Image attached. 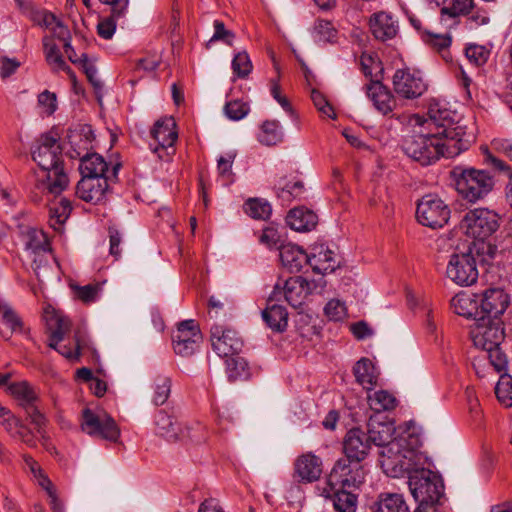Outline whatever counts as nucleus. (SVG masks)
Here are the masks:
<instances>
[{"instance_id": "obj_31", "label": "nucleus", "mask_w": 512, "mask_h": 512, "mask_svg": "<svg viewBox=\"0 0 512 512\" xmlns=\"http://www.w3.org/2000/svg\"><path fill=\"white\" fill-rule=\"evenodd\" d=\"M353 373L356 382L367 391L372 390L377 385L379 373L370 359L361 358L357 361L353 367Z\"/></svg>"}, {"instance_id": "obj_27", "label": "nucleus", "mask_w": 512, "mask_h": 512, "mask_svg": "<svg viewBox=\"0 0 512 512\" xmlns=\"http://www.w3.org/2000/svg\"><path fill=\"white\" fill-rule=\"evenodd\" d=\"M43 48H44V54L45 59L50 66L51 70L53 72H59L64 71L69 76L70 80L73 82V84H76V75L72 71L69 65L65 62L60 49L58 46L54 43L52 37L50 36H44L43 37Z\"/></svg>"}, {"instance_id": "obj_49", "label": "nucleus", "mask_w": 512, "mask_h": 512, "mask_svg": "<svg viewBox=\"0 0 512 512\" xmlns=\"http://www.w3.org/2000/svg\"><path fill=\"white\" fill-rule=\"evenodd\" d=\"M233 72L241 78L249 75L252 70V63L245 51L237 53L232 60Z\"/></svg>"}, {"instance_id": "obj_48", "label": "nucleus", "mask_w": 512, "mask_h": 512, "mask_svg": "<svg viewBox=\"0 0 512 512\" xmlns=\"http://www.w3.org/2000/svg\"><path fill=\"white\" fill-rule=\"evenodd\" d=\"M315 38L319 42H332L336 37V30L332 23L326 20H318L314 26Z\"/></svg>"}, {"instance_id": "obj_25", "label": "nucleus", "mask_w": 512, "mask_h": 512, "mask_svg": "<svg viewBox=\"0 0 512 512\" xmlns=\"http://www.w3.org/2000/svg\"><path fill=\"white\" fill-rule=\"evenodd\" d=\"M279 256L282 265L291 273H297L309 264V256L305 251L295 244H281L279 247Z\"/></svg>"}, {"instance_id": "obj_37", "label": "nucleus", "mask_w": 512, "mask_h": 512, "mask_svg": "<svg viewBox=\"0 0 512 512\" xmlns=\"http://www.w3.org/2000/svg\"><path fill=\"white\" fill-rule=\"evenodd\" d=\"M368 403L375 412L390 411L397 405L394 395L386 390H379L368 395Z\"/></svg>"}, {"instance_id": "obj_43", "label": "nucleus", "mask_w": 512, "mask_h": 512, "mask_svg": "<svg viewBox=\"0 0 512 512\" xmlns=\"http://www.w3.org/2000/svg\"><path fill=\"white\" fill-rule=\"evenodd\" d=\"M171 379L164 375H159L154 380L153 402L155 405H163L169 398L171 392Z\"/></svg>"}, {"instance_id": "obj_24", "label": "nucleus", "mask_w": 512, "mask_h": 512, "mask_svg": "<svg viewBox=\"0 0 512 512\" xmlns=\"http://www.w3.org/2000/svg\"><path fill=\"white\" fill-rule=\"evenodd\" d=\"M309 265L313 271L319 274H329L340 267L338 255L328 247L320 245L314 248V252L309 256Z\"/></svg>"}, {"instance_id": "obj_51", "label": "nucleus", "mask_w": 512, "mask_h": 512, "mask_svg": "<svg viewBox=\"0 0 512 512\" xmlns=\"http://www.w3.org/2000/svg\"><path fill=\"white\" fill-rule=\"evenodd\" d=\"M473 8V0H452L450 7L441 9L442 15H448L451 18L459 15H467Z\"/></svg>"}, {"instance_id": "obj_26", "label": "nucleus", "mask_w": 512, "mask_h": 512, "mask_svg": "<svg viewBox=\"0 0 512 512\" xmlns=\"http://www.w3.org/2000/svg\"><path fill=\"white\" fill-rule=\"evenodd\" d=\"M278 299L273 294L267 300V306L262 311V318L266 325L275 332H283L288 326V312L282 305L274 303Z\"/></svg>"}, {"instance_id": "obj_9", "label": "nucleus", "mask_w": 512, "mask_h": 512, "mask_svg": "<svg viewBox=\"0 0 512 512\" xmlns=\"http://www.w3.org/2000/svg\"><path fill=\"white\" fill-rule=\"evenodd\" d=\"M471 339L476 348L491 350L500 346L505 337L501 319L479 318L471 329Z\"/></svg>"}, {"instance_id": "obj_8", "label": "nucleus", "mask_w": 512, "mask_h": 512, "mask_svg": "<svg viewBox=\"0 0 512 512\" xmlns=\"http://www.w3.org/2000/svg\"><path fill=\"white\" fill-rule=\"evenodd\" d=\"M416 217L424 226L442 228L450 218V209L438 195L427 194L417 203Z\"/></svg>"}, {"instance_id": "obj_1", "label": "nucleus", "mask_w": 512, "mask_h": 512, "mask_svg": "<svg viewBox=\"0 0 512 512\" xmlns=\"http://www.w3.org/2000/svg\"><path fill=\"white\" fill-rule=\"evenodd\" d=\"M429 126L435 131L407 136L403 141L404 153L422 166L431 165L440 157L452 158L466 151L475 142V134L468 130L457 114L445 103L432 99L428 106Z\"/></svg>"}, {"instance_id": "obj_47", "label": "nucleus", "mask_w": 512, "mask_h": 512, "mask_svg": "<svg viewBox=\"0 0 512 512\" xmlns=\"http://www.w3.org/2000/svg\"><path fill=\"white\" fill-rule=\"evenodd\" d=\"M483 359H489L490 364L494 367L495 371L502 372L507 367V357L505 353L500 349V346L491 348V350H482Z\"/></svg>"}, {"instance_id": "obj_19", "label": "nucleus", "mask_w": 512, "mask_h": 512, "mask_svg": "<svg viewBox=\"0 0 512 512\" xmlns=\"http://www.w3.org/2000/svg\"><path fill=\"white\" fill-rule=\"evenodd\" d=\"M107 177H82L76 187V195L86 201L94 204L103 200L108 189Z\"/></svg>"}, {"instance_id": "obj_4", "label": "nucleus", "mask_w": 512, "mask_h": 512, "mask_svg": "<svg viewBox=\"0 0 512 512\" xmlns=\"http://www.w3.org/2000/svg\"><path fill=\"white\" fill-rule=\"evenodd\" d=\"M451 175L459 195L470 203L485 199L495 186L494 176L487 170L456 166Z\"/></svg>"}, {"instance_id": "obj_55", "label": "nucleus", "mask_w": 512, "mask_h": 512, "mask_svg": "<svg viewBox=\"0 0 512 512\" xmlns=\"http://www.w3.org/2000/svg\"><path fill=\"white\" fill-rule=\"evenodd\" d=\"M324 313L330 320L340 321L346 316L345 304L337 299H332L324 307Z\"/></svg>"}, {"instance_id": "obj_39", "label": "nucleus", "mask_w": 512, "mask_h": 512, "mask_svg": "<svg viewBox=\"0 0 512 512\" xmlns=\"http://www.w3.org/2000/svg\"><path fill=\"white\" fill-rule=\"evenodd\" d=\"M484 163L490 166L495 171L505 172L509 175V182L507 184V199L512 206V173L510 166L503 160L494 156L488 149H485L484 152Z\"/></svg>"}, {"instance_id": "obj_7", "label": "nucleus", "mask_w": 512, "mask_h": 512, "mask_svg": "<svg viewBox=\"0 0 512 512\" xmlns=\"http://www.w3.org/2000/svg\"><path fill=\"white\" fill-rule=\"evenodd\" d=\"M366 471L361 461L340 458L332 468L327 486L331 490L339 488H358L365 480Z\"/></svg>"}, {"instance_id": "obj_62", "label": "nucleus", "mask_w": 512, "mask_h": 512, "mask_svg": "<svg viewBox=\"0 0 512 512\" xmlns=\"http://www.w3.org/2000/svg\"><path fill=\"white\" fill-rule=\"evenodd\" d=\"M2 318L4 324L8 326L12 332H21L23 330L22 320L13 310L6 308Z\"/></svg>"}, {"instance_id": "obj_33", "label": "nucleus", "mask_w": 512, "mask_h": 512, "mask_svg": "<svg viewBox=\"0 0 512 512\" xmlns=\"http://www.w3.org/2000/svg\"><path fill=\"white\" fill-rule=\"evenodd\" d=\"M370 508L372 512H410L403 496L398 493L381 494Z\"/></svg>"}, {"instance_id": "obj_18", "label": "nucleus", "mask_w": 512, "mask_h": 512, "mask_svg": "<svg viewBox=\"0 0 512 512\" xmlns=\"http://www.w3.org/2000/svg\"><path fill=\"white\" fill-rule=\"evenodd\" d=\"M371 444L366 432L360 428L349 430L343 441L344 458L363 461L369 454Z\"/></svg>"}, {"instance_id": "obj_36", "label": "nucleus", "mask_w": 512, "mask_h": 512, "mask_svg": "<svg viewBox=\"0 0 512 512\" xmlns=\"http://www.w3.org/2000/svg\"><path fill=\"white\" fill-rule=\"evenodd\" d=\"M226 373L229 381L247 380L250 377V369L247 361L238 355L226 358Z\"/></svg>"}, {"instance_id": "obj_53", "label": "nucleus", "mask_w": 512, "mask_h": 512, "mask_svg": "<svg viewBox=\"0 0 512 512\" xmlns=\"http://www.w3.org/2000/svg\"><path fill=\"white\" fill-rule=\"evenodd\" d=\"M47 239L42 231L30 229L27 232L26 248L33 252L45 251L47 249Z\"/></svg>"}, {"instance_id": "obj_41", "label": "nucleus", "mask_w": 512, "mask_h": 512, "mask_svg": "<svg viewBox=\"0 0 512 512\" xmlns=\"http://www.w3.org/2000/svg\"><path fill=\"white\" fill-rule=\"evenodd\" d=\"M70 287L74 292V296L85 304L95 302L101 291V285L99 283L87 284L84 286L71 284Z\"/></svg>"}, {"instance_id": "obj_38", "label": "nucleus", "mask_w": 512, "mask_h": 512, "mask_svg": "<svg viewBox=\"0 0 512 512\" xmlns=\"http://www.w3.org/2000/svg\"><path fill=\"white\" fill-rule=\"evenodd\" d=\"M245 212L254 219L266 220L272 213L270 203L262 198H250L244 204Z\"/></svg>"}, {"instance_id": "obj_58", "label": "nucleus", "mask_w": 512, "mask_h": 512, "mask_svg": "<svg viewBox=\"0 0 512 512\" xmlns=\"http://www.w3.org/2000/svg\"><path fill=\"white\" fill-rule=\"evenodd\" d=\"M224 110L228 118L232 120H240L248 114L249 107L246 103L235 100L228 102L225 105Z\"/></svg>"}, {"instance_id": "obj_5", "label": "nucleus", "mask_w": 512, "mask_h": 512, "mask_svg": "<svg viewBox=\"0 0 512 512\" xmlns=\"http://www.w3.org/2000/svg\"><path fill=\"white\" fill-rule=\"evenodd\" d=\"M414 473L409 476V489L415 501L418 503L416 512H429L437 504L444 494V485L442 480L430 470H413Z\"/></svg>"}, {"instance_id": "obj_29", "label": "nucleus", "mask_w": 512, "mask_h": 512, "mask_svg": "<svg viewBox=\"0 0 512 512\" xmlns=\"http://www.w3.org/2000/svg\"><path fill=\"white\" fill-rule=\"evenodd\" d=\"M156 432L169 442H176L183 439V431L177 420L167 414L166 411L160 410L155 415Z\"/></svg>"}, {"instance_id": "obj_32", "label": "nucleus", "mask_w": 512, "mask_h": 512, "mask_svg": "<svg viewBox=\"0 0 512 512\" xmlns=\"http://www.w3.org/2000/svg\"><path fill=\"white\" fill-rule=\"evenodd\" d=\"M345 489L337 487L331 490V487L327 486L323 489L322 495L326 498H333V505L337 512H355L357 497Z\"/></svg>"}, {"instance_id": "obj_11", "label": "nucleus", "mask_w": 512, "mask_h": 512, "mask_svg": "<svg viewBox=\"0 0 512 512\" xmlns=\"http://www.w3.org/2000/svg\"><path fill=\"white\" fill-rule=\"evenodd\" d=\"M82 430L91 436H98L109 441H117L120 430L112 417L105 412L95 413L90 408L82 411Z\"/></svg>"}, {"instance_id": "obj_3", "label": "nucleus", "mask_w": 512, "mask_h": 512, "mask_svg": "<svg viewBox=\"0 0 512 512\" xmlns=\"http://www.w3.org/2000/svg\"><path fill=\"white\" fill-rule=\"evenodd\" d=\"M415 443L418 441L414 439ZM383 471L390 477H401L417 468L419 453L405 437L389 441L379 452Z\"/></svg>"}, {"instance_id": "obj_30", "label": "nucleus", "mask_w": 512, "mask_h": 512, "mask_svg": "<svg viewBox=\"0 0 512 512\" xmlns=\"http://www.w3.org/2000/svg\"><path fill=\"white\" fill-rule=\"evenodd\" d=\"M451 307L454 312L460 316L467 318L473 317L475 320H478L480 317L479 297L476 294L466 292L456 294L451 299Z\"/></svg>"}, {"instance_id": "obj_6", "label": "nucleus", "mask_w": 512, "mask_h": 512, "mask_svg": "<svg viewBox=\"0 0 512 512\" xmlns=\"http://www.w3.org/2000/svg\"><path fill=\"white\" fill-rule=\"evenodd\" d=\"M500 215L489 208L471 209L464 215L461 227L468 237L484 241L499 229Z\"/></svg>"}, {"instance_id": "obj_63", "label": "nucleus", "mask_w": 512, "mask_h": 512, "mask_svg": "<svg viewBox=\"0 0 512 512\" xmlns=\"http://www.w3.org/2000/svg\"><path fill=\"white\" fill-rule=\"evenodd\" d=\"M15 430V434L21 439L24 443L29 446H35V439L32 431L25 426L19 419L18 424L13 426V431Z\"/></svg>"}, {"instance_id": "obj_17", "label": "nucleus", "mask_w": 512, "mask_h": 512, "mask_svg": "<svg viewBox=\"0 0 512 512\" xmlns=\"http://www.w3.org/2000/svg\"><path fill=\"white\" fill-rule=\"evenodd\" d=\"M176 123L172 117L159 119L155 122L151 136L158 143L154 148V152L158 154L159 158H164L163 152L169 155L168 149L173 148L178 138L176 131Z\"/></svg>"}, {"instance_id": "obj_13", "label": "nucleus", "mask_w": 512, "mask_h": 512, "mask_svg": "<svg viewBox=\"0 0 512 512\" xmlns=\"http://www.w3.org/2000/svg\"><path fill=\"white\" fill-rule=\"evenodd\" d=\"M176 354L188 357L195 353L202 341L200 329L194 320H185L178 324L172 336Z\"/></svg>"}, {"instance_id": "obj_23", "label": "nucleus", "mask_w": 512, "mask_h": 512, "mask_svg": "<svg viewBox=\"0 0 512 512\" xmlns=\"http://www.w3.org/2000/svg\"><path fill=\"white\" fill-rule=\"evenodd\" d=\"M294 474L305 483L318 480L322 474L321 459L312 452L298 456L294 462Z\"/></svg>"}, {"instance_id": "obj_60", "label": "nucleus", "mask_w": 512, "mask_h": 512, "mask_svg": "<svg viewBox=\"0 0 512 512\" xmlns=\"http://www.w3.org/2000/svg\"><path fill=\"white\" fill-rule=\"evenodd\" d=\"M119 17H114L112 14L110 17L101 20L97 25V32L100 37L103 39H111L116 30V19Z\"/></svg>"}, {"instance_id": "obj_12", "label": "nucleus", "mask_w": 512, "mask_h": 512, "mask_svg": "<svg viewBox=\"0 0 512 512\" xmlns=\"http://www.w3.org/2000/svg\"><path fill=\"white\" fill-rule=\"evenodd\" d=\"M392 84L395 93L405 99L419 98L428 87L421 73L409 68L397 69Z\"/></svg>"}, {"instance_id": "obj_44", "label": "nucleus", "mask_w": 512, "mask_h": 512, "mask_svg": "<svg viewBox=\"0 0 512 512\" xmlns=\"http://www.w3.org/2000/svg\"><path fill=\"white\" fill-rule=\"evenodd\" d=\"M72 207L69 200L61 199V201L50 208V223L54 229L56 226L60 227L68 219L71 213Z\"/></svg>"}, {"instance_id": "obj_2", "label": "nucleus", "mask_w": 512, "mask_h": 512, "mask_svg": "<svg viewBox=\"0 0 512 512\" xmlns=\"http://www.w3.org/2000/svg\"><path fill=\"white\" fill-rule=\"evenodd\" d=\"M32 158L46 172L45 188L53 195H59L69 183L63 168L62 147L58 138L51 133L40 135L31 147Z\"/></svg>"}, {"instance_id": "obj_15", "label": "nucleus", "mask_w": 512, "mask_h": 512, "mask_svg": "<svg viewBox=\"0 0 512 512\" xmlns=\"http://www.w3.org/2000/svg\"><path fill=\"white\" fill-rule=\"evenodd\" d=\"M316 288L314 281L309 282L302 276L289 277L283 288L276 284L272 292L274 297L284 295L285 300L294 308L300 307L306 297Z\"/></svg>"}, {"instance_id": "obj_45", "label": "nucleus", "mask_w": 512, "mask_h": 512, "mask_svg": "<svg viewBox=\"0 0 512 512\" xmlns=\"http://www.w3.org/2000/svg\"><path fill=\"white\" fill-rule=\"evenodd\" d=\"M235 157V153H227L225 156H220L217 160L218 175L222 179L224 185H230L234 182L232 165Z\"/></svg>"}, {"instance_id": "obj_59", "label": "nucleus", "mask_w": 512, "mask_h": 512, "mask_svg": "<svg viewBox=\"0 0 512 512\" xmlns=\"http://www.w3.org/2000/svg\"><path fill=\"white\" fill-rule=\"evenodd\" d=\"M311 99H312L314 105L317 107V109L321 113H323L324 115H326L332 119H334L336 117L332 106L328 103L325 96L320 91L315 90V89L312 90Z\"/></svg>"}, {"instance_id": "obj_57", "label": "nucleus", "mask_w": 512, "mask_h": 512, "mask_svg": "<svg viewBox=\"0 0 512 512\" xmlns=\"http://www.w3.org/2000/svg\"><path fill=\"white\" fill-rule=\"evenodd\" d=\"M27 417L30 419V422L35 426L37 432L39 434H43L46 424L48 422L46 416L38 409V407L33 404L25 409Z\"/></svg>"}, {"instance_id": "obj_56", "label": "nucleus", "mask_w": 512, "mask_h": 512, "mask_svg": "<svg viewBox=\"0 0 512 512\" xmlns=\"http://www.w3.org/2000/svg\"><path fill=\"white\" fill-rule=\"evenodd\" d=\"M183 433V439H180L179 441H190L194 444H200L205 442L206 440V432L205 428L201 426L200 424H197L192 427H185L182 428Z\"/></svg>"}, {"instance_id": "obj_14", "label": "nucleus", "mask_w": 512, "mask_h": 512, "mask_svg": "<svg viewBox=\"0 0 512 512\" xmlns=\"http://www.w3.org/2000/svg\"><path fill=\"white\" fill-rule=\"evenodd\" d=\"M211 343L213 350L223 358L238 355L244 346L236 330L220 325L211 327Z\"/></svg>"}, {"instance_id": "obj_61", "label": "nucleus", "mask_w": 512, "mask_h": 512, "mask_svg": "<svg viewBox=\"0 0 512 512\" xmlns=\"http://www.w3.org/2000/svg\"><path fill=\"white\" fill-rule=\"evenodd\" d=\"M260 242L269 248L275 247L280 242V234L277 228L273 226H267L262 230V234L259 238Z\"/></svg>"}, {"instance_id": "obj_46", "label": "nucleus", "mask_w": 512, "mask_h": 512, "mask_svg": "<svg viewBox=\"0 0 512 512\" xmlns=\"http://www.w3.org/2000/svg\"><path fill=\"white\" fill-rule=\"evenodd\" d=\"M305 191L304 183L302 181H296L293 183H287L283 186L280 184L276 186L277 196L285 202H290L293 199L300 198Z\"/></svg>"}, {"instance_id": "obj_21", "label": "nucleus", "mask_w": 512, "mask_h": 512, "mask_svg": "<svg viewBox=\"0 0 512 512\" xmlns=\"http://www.w3.org/2000/svg\"><path fill=\"white\" fill-rule=\"evenodd\" d=\"M369 28L375 39L385 42L397 35L399 25L393 15L382 11L370 17Z\"/></svg>"}, {"instance_id": "obj_34", "label": "nucleus", "mask_w": 512, "mask_h": 512, "mask_svg": "<svg viewBox=\"0 0 512 512\" xmlns=\"http://www.w3.org/2000/svg\"><path fill=\"white\" fill-rule=\"evenodd\" d=\"M7 390L24 409L35 404L38 399L34 388L27 381L11 383Z\"/></svg>"}, {"instance_id": "obj_22", "label": "nucleus", "mask_w": 512, "mask_h": 512, "mask_svg": "<svg viewBox=\"0 0 512 512\" xmlns=\"http://www.w3.org/2000/svg\"><path fill=\"white\" fill-rule=\"evenodd\" d=\"M120 164H115L108 174V164L104 158L97 154H87L81 158L79 170L82 177H107V179L116 178Z\"/></svg>"}, {"instance_id": "obj_10", "label": "nucleus", "mask_w": 512, "mask_h": 512, "mask_svg": "<svg viewBox=\"0 0 512 512\" xmlns=\"http://www.w3.org/2000/svg\"><path fill=\"white\" fill-rule=\"evenodd\" d=\"M447 277L461 286H470L478 279L476 259L471 251L450 256L446 269Z\"/></svg>"}, {"instance_id": "obj_42", "label": "nucleus", "mask_w": 512, "mask_h": 512, "mask_svg": "<svg viewBox=\"0 0 512 512\" xmlns=\"http://www.w3.org/2000/svg\"><path fill=\"white\" fill-rule=\"evenodd\" d=\"M368 426L369 429L366 434L371 446L376 445L382 449L390 441L391 427L381 423L377 424V427L372 424Z\"/></svg>"}, {"instance_id": "obj_52", "label": "nucleus", "mask_w": 512, "mask_h": 512, "mask_svg": "<svg viewBox=\"0 0 512 512\" xmlns=\"http://www.w3.org/2000/svg\"><path fill=\"white\" fill-rule=\"evenodd\" d=\"M75 348L72 349L67 345L60 346L58 352L63 355L65 358L70 360H77L80 356V351L87 345L85 335H83L79 330L75 333Z\"/></svg>"}, {"instance_id": "obj_28", "label": "nucleus", "mask_w": 512, "mask_h": 512, "mask_svg": "<svg viewBox=\"0 0 512 512\" xmlns=\"http://www.w3.org/2000/svg\"><path fill=\"white\" fill-rule=\"evenodd\" d=\"M287 225L298 232H309L318 224L316 213L306 207H295L286 216Z\"/></svg>"}, {"instance_id": "obj_20", "label": "nucleus", "mask_w": 512, "mask_h": 512, "mask_svg": "<svg viewBox=\"0 0 512 512\" xmlns=\"http://www.w3.org/2000/svg\"><path fill=\"white\" fill-rule=\"evenodd\" d=\"M366 94L373 102L375 109L383 115L393 112L396 99L392 92L379 80L366 85Z\"/></svg>"}, {"instance_id": "obj_54", "label": "nucleus", "mask_w": 512, "mask_h": 512, "mask_svg": "<svg viewBox=\"0 0 512 512\" xmlns=\"http://www.w3.org/2000/svg\"><path fill=\"white\" fill-rule=\"evenodd\" d=\"M214 29V34L207 43V46H209V44L214 41H223L225 44L232 46L235 35L232 31L225 28V25L222 21L215 20Z\"/></svg>"}, {"instance_id": "obj_40", "label": "nucleus", "mask_w": 512, "mask_h": 512, "mask_svg": "<svg viewBox=\"0 0 512 512\" xmlns=\"http://www.w3.org/2000/svg\"><path fill=\"white\" fill-rule=\"evenodd\" d=\"M497 399L505 407H512V377L502 374L495 387Z\"/></svg>"}, {"instance_id": "obj_16", "label": "nucleus", "mask_w": 512, "mask_h": 512, "mask_svg": "<svg viewBox=\"0 0 512 512\" xmlns=\"http://www.w3.org/2000/svg\"><path fill=\"white\" fill-rule=\"evenodd\" d=\"M479 297V318L501 319L509 305V297L503 289L489 288Z\"/></svg>"}, {"instance_id": "obj_50", "label": "nucleus", "mask_w": 512, "mask_h": 512, "mask_svg": "<svg viewBox=\"0 0 512 512\" xmlns=\"http://www.w3.org/2000/svg\"><path fill=\"white\" fill-rule=\"evenodd\" d=\"M467 59L476 66L484 65L489 56L490 51L481 45H469L465 50Z\"/></svg>"}, {"instance_id": "obj_64", "label": "nucleus", "mask_w": 512, "mask_h": 512, "mask_svg": "<svg viewBox=\"0 0 512 512\" xmlns=\"http://www.w3.org/2000/svg\"><path fill=\"white\" fill-rule=\"evenodd\" d=\"M495 151L505 154L512 161V140L496 138L491 142Z\"/></svg>"}, {"instance_id": "obj_35", "label": "nucleus", "mask_w": 512, "mask_h": 512, "mask_svg": "<svg viewBox=\"0 0 512 512\" xmlns=\"http://www.w3.org/2000/svg\"><path fill=\"white\" fill-rule=\"evenodd\" d=\"M283 138L284 134L279 121L266 120L262 123L258 134V140L260 143L266 146H273L282 142Z\"/></svg>"}]
</instances>
